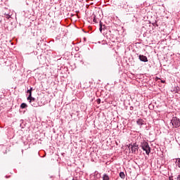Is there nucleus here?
<instances>
[{
  "label": "nucleus",
  "instance_id": "9d476101",
  "mask_svg": "<svg viewBox=\"0 0 180 180\" xmlns=\"http://www.w3.org/2000/svg\"><path fill=\"white\" fill-rule=\"evenodd\" d=\"M110 179H109V176L108 175V174H104L103 175V180H109Z\"/></svg>",
  "mask_w": 180,
  "mask_h": 180
},
{
  "label": "nucleus",
  "instance_id": "9b49d317",
  "mask_svg": "<svg viewBox=\"0 0 180 180\" xmlns=\"http://www.w3.org/2000/svg\"><path fill=\"white\" fill-rule=\"evenodd\" d=\"M27 106V103H22L20 105L21 109H25V108H26Z\"/></svg>",
  "mask_w": 180,
  "mask_h": 180
},
{
  "label": "nucleus",
  "instance_id": "4468645a",
  "mask_svg": "<svg viewBox=\"0 0 180 180\" xmlns=\"http://www.w3.org/2000/svg\"><path fill=\"white\" fill-rule=\"evenodd\" d=\"M93 21L94 22V23H98V20H96V18L94 17Z\"/></svg>",
  "mask_w": 180,
  "mask_h": 180
},
{
  "label": "nucleus",
  "instance_id": "1a4fd4ad",
  "mask_svg": "<svg viewBox=\"0 0 180 180\" xmlns=\"http://www.w3.org/2000/svg\"><path fill=\"white\" fill-rule=\"evenodd\" d=\"M176 165L180 168V158L176 159Z\"/></svg>",
  "mask_w": 180,
  "mask_h": 180
},
{
  "label": "nucleus",
  "instance_id": "2eb2a0df",
  "mask_svg": "<svg viewBox=\"0 0 180 180\" xmlns=\"http://www.w3.org/2000/svg\"><path fill=\"white\" fill-rule=\"evenodd\" d=\"M97 103H101V98L97 99Z\"/></svg>",
  "mask_w": 180,
  "mask_h": 180
},
{
  "label": "nucleus",
  "instance_id": "a211bd4d",
  "mask_svg": "<svg viewBox=\"0 0 180 180\" xmlns=\"http://www.w3.org/2000/svg\"><path fill=\"white\" fill-rule=\"evenodd\" d=\"M176 89H179V87H177Z\"/></svg>",
  "mask_w": 180,
  "mask_h": 180
},
{
  "label": "nucleus",
  "instance_id": "423d86ee",
  "mask_svg": "<svg viewBox=\"0 0 180 180\" xmlns=\"http://www.w3.org/2000/svg\"><path fill=\"white\" fill-rule=\"evenodd\" d=\"M27 101H29V103H30L31 105L33 106V108H37V106H39V104L36 103V98H34L33 101H30V100H27Z\"/></svg>",
  "mask_w": 180,
  "mask_h": 180
},
{
  "label": "nucleus",
  "instance_id": "dca6fc26",
  "mask_svg": "<svg viewBox=\"0 0 180 180\" xmlns=\"http://www.w3.org/2000/svg\"><path fill=\"white\" fill-rule=\"evenodd\" d=\"M177 180H180V174L177 176Z\"/></svg>",
  "mask_w": 180,
  "mask_h": 180
},
{
  "label": "nucleus",
  "instance_id": "ddd939ff",
  "mask_svg": "<svg viewBox=\"0 0 180 180\" xmlns=\"http://www.w3.org/2000/svg\"><path fill=\"white\" fill-rule=\"evenodd\" d=\"M102 26H103V25H102V22L100 21V27H99V30H100L101 33H102V30H103Z\"/></svg>",
  "mask_w": 180,
  "mask_h": 180
},
{
  "label": "nucleus",
  "instance_id": "f03ea898",
  "mask_svg": "<svg viewBox=\"0 0 180 180\" xmlns=\"http://www.w3.org/2000/svg\"><path fill=\"white\" fill-rule=\"evenodd\" d=\"M171 123L172 126H174V127H180V120L179 118L176 117H173L172 120H171Z\"/></svg>",
  "mask_w": 180,
  "mask_h": 180
},
{
  "label": "nucleus",
  "instance_id": "39448f33",
  "mask_svg": "<svg viewBox=\"0 0 180 180\" xmlns=\"http://www.w3.org/2000/svg\"><path fill=\"white\" fill-rule=\"evenodd\" d=\"M139 58L140 61H143V63H147L148 61L147 56H143V55H139Z\"/></svg>",
  "mask_w": 180,
  "mask_h": 180
},
{
  "label": "nucleus",
  "instance_id": "f257e3e1",
  "mask_svg": "<svg viewBox=\"0 0 180 180\" xmlns=\"http://www.w3.org/2000/svg\"><path fill=\"white\" fill-rule=\"evenodd\" d=\"M141 147L143 151H146V154L147 155H150V153H151V148H150V145L146 141H143L141 142Z\"/></svg>",
  "mask_w": 180,
  "mask_h": 180
},
{
  "label": "nucleus",
  "instance_id": "6e6552de",
  "mask_svg": "<svg viewBox=\"0 0 180 180\" xmlns=\"http://www.w3.org/2000/svg\"><path fill=\"white\" fill-rule=\"evenodd\" d=\"M120 177L122 179H124V178H126V175L124 174V172H120Z\"/></svg>",
  "mask_w": 180,
  "mask_h": 180
},
{
  "label": "nucleus",
  "instance_id": "20e7f679",
  "mask_svg": "<svg viewBox=\"0 0 180 180\" xmlns=\"http://www.w3.org/2000/svg\"><path fill=\"white\" fill-rule=\"evenodd\" d=\"M33 88H30L29 90L27 91V94H29V96L27 98V100H30V102L34 101V98L32 96V90Z\"/></svg>",
  "mask_w": 180,
  "mask_h": 180
},
{
  "label": "nucleus",
  "instance_id": "f8f14e48",
  "mask_svg": "<svg viewBox=\"0 0 180 180\" xmlns=\"http://www.w3.org/2000/svg\"><path fill=\"white\" fill-rule=\"evenodd\" d=\"M4 16L5 18H6V19H9L11 18V14L8 13H4Z\"/></svg>",
  "mask_w": 180,
  "mask_h": 180
},
{
  "label": "nucleus",
  "instance_id": "7ed1b4c3",
  "mask_svg": "<svg viewBox=\"0 0 180 180\" xmlns=\"http://www.w3.org/2000/svg\"><path fill=\"white\" fill-rule=\"evenodd\" d=\"M129 146H131L130 150L132 154H137L139 153V145L134 143L130 144Z\"/></svg>",
  "mask_w": 180,
  "mask_h": 180
},
{
  "label": "nucleus",
  "instance_id": "f3484780",
  "mask_svg": "<svg viewBox=\"0 0 180 180\" xmlns=\"http://www.w3.org/2000/svg\"><path fill=\"white\" fill-rule=\"evenodd\" d=\"M161 82H162V84H164L165 82V81L162 80Z\"/></svg>",
  "mask_w": 180,
  "mask_h": 180
},
{
  "label": "nucleus",
  "instance_id": "0eeeda50",
  "mask_svg": "<svg viewBox=\"0 0 180 180\" xmlns=\"http://www.w3.org/2000/svg\"><path fill=\"white\" fill-rule=\"evenodd\" d=\"M144 123H146V122L143 119H138L136 121V124L139 126H143V124H144Z\"/></svg>",
  "mask_w": 180,
  "mask_h": 180
}]
</instances>
